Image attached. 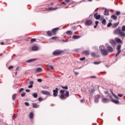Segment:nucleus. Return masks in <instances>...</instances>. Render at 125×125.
<instances>
[{"label":"nucleus","mask_w":125,"mask_h":125,"mask_svg":"<svg viewBox=\"0 0 125 125\" xmlns=\"http://www.w3.org/2000/svg\"><path fill=\"white\" fill-rule=\"evenodd\" d=\"M26 92H30V90L29 89H26L25 90Z\"/></svg>","instance_id":"69168bd1"},{"label":"nucleus","mask_w":125,"mask_h":125,"mask_svg":"<svg viewBox=\"0 0 125 125\" xmlns=\"http://www.w3.org/2000/svg\"><path fill=\"white\" fill-rule=\"evenodd\" d=\"M108 96H109V98H110L111 100H112V99H113V97H112V95H111L110 94L108 95Z\"/></svg>","instance_id":"6e6d98bb"},{"label":"nucleus","mask_w":125,"mask_h":125,"mask_svg":"<svg viewBox=\"0 0 125 125\" xmlns=\"http://www.w3.org/2000/svg\"><path fill=\"white\" fill-rule=\"evenodd\" d=\"M56 39H57V37H56V36H55V37H52V38H51V40H56Z\"/></svg>","instance_id":"49530a36"},{"label":"nucleus","mask_w":125,"mask_h":125,"mask_svg":"<svg viewBox=\"0 0 125 125\" xmlns=\"http://www.w3.org/2000/svg\"><path fill=\"white\" fill-rule=\"evenodd\" d=\"M80 38H81V36L74 35L72 36V39L74 40H78V39H80Z\"/></svg>","instance_id":"a211bd4d"},{"label":"nucleus","mask_w":125,"mask_h":125,"mask_svg":"<svg viewBox=\"0 0 125 125\" xmlns=\"http://www.w3.org/2000/svg\"><path fill=\"white\" fill-rule=\"evenodd\" d=\"M24 104L26 105V106H30V104L28 102H25Z\"/></svg>","instance_id":"09e8293b"},{"label":"nucleus","mask_w":125,"mask_h":125,"mask_svg":"<svg viewBox=\"0 0 125 125\" xmlns=\"http://www.w3.org/2000/svg\"><path fill=\"white\" fill-rule=\"evenodd\" d=\"M114 98H115V99H117V100L119 99V97H118V96H117L116 95L114 96Z\"/></svg>","instance_id":"5fc2aeb1"},{"label":"nucleus","mask_w":125,"mask_h":125,"mask_svg":"<svg viewBox=\"0 0 125 125\" xmlns=\"http://www.w3.org/2000/svg\"><path fill=\"white\" fill-rule=\"evenodd\" d=\"M121 51H122L121 50H118V52L115 55V57H117V56H118L121 53Z\"/></svg>","instance_id":"72a5a7b5"},{"label":"nucleus","mask_w":125,"mask_h":125,"mask_svg":"<svg viewBox=\"0 0 125 125\" xmlns=\"http://www.w3.org/2000/svg\"><path fill=\"white\" fill-rule=\"evenodd\" d=\"M42 68L38 67L36 69V72H42Z\"/></svg>","instance_id":"2f4dec72"},{"label":"nucleus","mask_w":125,"mask_h":125,"mask_svg":"<svg viewBox=\"0 0 125 125\" xmlns=\"http://www.w3.org/2000/svg\"><path fill=\"white\" fill-rule=\"evenodd\" d=\"M118 96H119V97H123V94H118Z\"/></svg>","instance_id":"bf43d9fd"},{"label":"nucleus","mask_w":125,"mask_h":125,"mask_svg":"<svg viewBox=\"0 0 125 125\" xmlns=\"http://www.w3.org/2000/svg\"><path fill=\"white\" fill-rule=\"evenodd\" d=\"M111 101L115 104H119V103L120 102H119L118 100H114V99H111Z\"/></svg>","instance_id":"5701e85b"},{"label":"nucleus","mask_w":125,"mask_h":125,"mask_svg":"<svg viewBox=\"0 0 125 125\" xmlns=\"http://www.w3.org/2000/svg\"><path fill=\"white\" fill-rule=\"evenodd\" d=\"M32 50H34V51H37V50H39V47L37 46H33L32 47Z\"/></svg>","instance_id":"dca6fc26"},{"label":"nucleus","mask_w":125,"mask_h":125,"mask_svg":"<svg viewBox=\"0 0 125 125\" xmlns=\"http://www.w3.org/2000/svg\"><path fill=\"white\" fill-rule=\"evenodd\" d=\"M80 102L81 103H83V100H81Z\"/></svg>","instance_id":"774afa93"},{"label":"nucleus","mask_w":125,"mask_h":125,"mask_svg":"<svg viewBox=\"0 0 125 125\" xmlns=\"http://www.w3.org/2000/svg\"><path fill=\"white\" fill-rule=\"evenodd\" d=\"M107 49L108 52H113V47L110 46H107Z\"/></svg>","instance_id":"ddd939ff"},{"label":"nucleus","mask_w":125,"mask_h":125,"mask_svg":"<svg viewBox=\"0 0 125 125\" xmlns=\"http://www.w3.org/2000/svg\"><path fill=\"white\" fill-rule=\"evenodd\" d=\"M47 34L48 36H49V37H51V36H52V33H51V31H48L47 32Z\"/></svg>","instance_id":"7c9ffc66"},{"label":"nucleus","mask_w":125,"mask_h":125,"mask_svg":"<svg viewBox=\"0 0 125 125\" xmlns=\"http://www.w3.org/2000/svg\"><path fill=\"white\" fill-rule=\"evenodd\" d=\"M75 75L76 76H78V75H79V72H75Z\"/></svg>","instance_id":"e2e57ef3"},{"label":"nucleus","mask_w":125,"mask_h":125,"mask_svg":"<svg viewBox=\"0 0 125 125\" xmlns=\"http://www.w3.org/2000/svg\"><path fill=\"white\" fill-rule=\"evenodd\" d=\"M11 69H13V66H10L9 67V70H10Z\"/></svg>","instance_id":"4d7b16f0"},{"label":"nucleus","mask_w":125,"mask_h":125,"mask_svg":"<svg viewBox=\"0 0 125 125\" xmlns=\"http://www.w3.org/2000/svg\"><path fill=\"white\" fill-rule=\"evenodd\" d=\"M72 33L73 32H72V31H68L66 32L67 35H68L69 36H71V35H72Z\"/></svg>","instance_id":"473e14b6"},{"label":"nucleus","mask_w":125,"mask_h":125,"mask_svg":"<svg viewBox=\"0 0 125 125\" xmlns=\"http://www.w3.org/2000/svg\"><path fill=\"white\" fill-rule=\"evenodd\" d=\"M109 42H110L111 43V44H115V43H116V42H115V41H114L113 40H110Z\"/></svg>","instance_id":"c9c22d12"},{"label":"nucleus","mask_w":125,"mask_h":125,"mask_svg":"<svg viewBox=\"0 0 125 125\" xmlns=\"http://www.w3.org/2000/svg\"><path fill=\"white\" fill-rule=\"evenodd\" d=\"M109 10L105 9L104 12V15H105V16H109Z\"/></svg>","instance_id":"2eb2a0df"},{"label":"nucleus","mask_w":125,"mask_h":125,"mask_svg":"<svg viewBox=\"0 0 125 125\" xmlns=\"http://www.w3.org/2000/svg\"><path fill=\"white\" fill-rule=\"evenodd\" d=\"M101 52L102 55H104V56H106L109 54L108 51L105 49H101Z\"/></svg>","instance_id":"39448f33"},{"label":"nucleus","mask_w":125,"mask_h":125,"mask_svg":"<svg viewBox=\"0 0 125 125\" xmlns=\"http://www.w3.org/2000/svg\"><path fill=\"white\" fill-rule=\"evenodd\" d=\"M114 35H118L121 36V38H125V25H123L122 29L120 27L116 28L114 31Z\"/></svg>","instance_id":"f257e3e1"},{"label":"nucleus","mask_w":125,"mask_h":125,"mask_svg":"<svg viewBox=\"0 0 125 125\" xmlns=\"http://www.w3.org/2000/svg\"><path fill=\"white\" fill-rule=\"evenodd\" d=\"M110 100H109L107 98H103L102 99V102H103V103H108V102H109Z\"/></svg>","instance_id":"1a4fd4ad"},{"label":"nucleus","mask_w":125,"mask_h":125,"mask_svg":"<svg viewBox=\"0 0 125 125\" xmlns=\"http://www.w3.org/2000/svg\"><path fill=\"white\" fill-rule=\"evenodd\" d=\"M91 24H92V21H91V20L86 21L85 23L86 26H89V25H91Z\"/></svg>","instance_id":"9b49d317"},{"label":"nucleus","mask_w":125,"mask_h":125,"mask_svg":"<svg viewBox=\"0 0 125 125\" xmlns=\"http://www.w3.org/2000/svg\"><path fill=\"white\" fill-rule=\"evenodd\" d=\"M111 26H112V23H111V22L108 23L107 24V27H111Z\"/></svg>","instance_id":"603ef678"},{"label":"nucleus","mask_w":125,"mask_h":125,"mask_svg":"<svg viewBox=\"0 0 125 125\" xmlns=\"http://www.w3.org/2000/svg\"><path fill=\"white\" fill-rule=\"evenodd\" d=\"M57 9V8H52V7H49L46 9V10L47 11H48L49 10H56Z\"/></svg>","instance_id":"f3484780"},{"label":"nucleus","mask_w":125,"mask_h":125,"mask_svg":"<svg viewBox=\"0 0 125 125\" xmlns=\"http://www.w3.org/2000/svg\"><path fill=\"white\" fill-rule=\"evenodd\" d=\"M99 99H100V95H97L94 98L95 103H98L99 102Z\"/></svg>","instance_id":"0eeeda50"},{"label":"nucleus","mask_w":125,"mask_h":125,"mask_svg":"<svg viewBox=\"0 0 125 125\" xmlns=\"http://www.w3.org/2000/svg\"><path fill=\"white\" fill-rule=\"evenodd\" d=\"M74 3V1L72 0H65L64 2H63V5H71V4H73Z\"/></svg>","instance_id":"20e7f679"},{"label":"nucleus","mask_w":125,"mask_h":125,"mask_svg":"<svg viewBox=\"0 0 125 125\" xmlns=\"http://www.w3.org/2000/svg\"><path fill=\"white\" fill-rule=\"evenodd\" d=\"M60 92L61 95V96H59V97L61 99H63V90H61Z\"/></svg>","instance_id":"4be33fe9"},{"label":"nucleus","mask_w":125,"mask_h":125,"mask_svg":"<svg viewBox=\"0 0 125 125\" xmlns=\"http://www.w3.org/2000/svg\"><path fill=\"white\" fill-rule=\"evenodd\" d=\"M116 42L118 43H122V42H123L122 41V40L121 39H120V38H117L116 39Z\"/></svg>","instance_id":"c756f323"},{"label":"nucleus","mask_w":125,"mask_h":125,"mask_svg":"<svg viewBox=\"0 0 125 125\" xmlns=\"http://www.w3.org/2000/svg\"><path fill=\"white\" fill-rule=\"evenodd\" d=\"M25 95H26V93L25 92H23V93L21 94V97H24V96H25Z\"/></svg>","instance_id":"79ce46f5"},{"label":"nucleus","mask_w":125,"mask_h":125,"mask_svg":"<svg viewBox=\"0 0 125 125\" xmlns=\"http://www.w3.org/2000/svg\"><path fill=\"white\" fill-rule=\"evenodd\" d=\"M100 50L101 51V49H105V46L103 45H101L99 47Z\"/></svg>","instance_id":"f704fd0d"},{"label":"nucleus","mask_w":125,"mask_h":125,"mask_svg":"<svg viewBox=\"0 0 125 125\" xmlns=\"http://www.w3.org/2000/svg\"><path fill=\"white\" fill-rule=\"evenodd\" d=\"M119 22H117L116 23H114L112 25V28H116V27H118V26L119 25Z\"/></svg>","instance_id":"b1692460"},{"label":"nucleus","mask_w":125,"mask_h":125,"mask_svg":"<svg viewBox=\"0 0 125 125\" xmlns=\"http://www.w3.org/2000/svg\"><path fill=\"white\" fill-rule=\"evenodd\" d=\"M63 53V50H56L53 53V55L54 56H58V55H61Z\"/></svg>","instance_id":"f03ea898"},{"label":"nucleus","mask_w":125,"mask_h":125,"mask_svg":"<svg viewBox=\"0 0 125 125\" xmlns=\"http://www.w3.org/2000/svg\"><path fill=\"white\" fill-rule=\"evenodd\" d=\"M68 86H63V89L64 90H67L68 89Z\"/></svg>","instance_id":"a19ab883"},{"label":"nucleus","mask_w":125,"mask_h":125,"mask_svg":"<svg viewBox=\"0 0 125 125\" xmlns=\"http://www.w3.org/2000/svg\"><path fill=\"white\" fill-rule=\"evenodd\" d=\"M43 88H44L45 89H47L48 88V87L47 86H44L43 87Z\"/></svg>","instance_id":"052dcab7"},{"label":"nucleus","mask_w":125,"mask_h":125,"mask_svg":"<svg viewBox=\"0 0 125 125\" xmlns=\"http://www.w3.org/2000/svg\"><path fill=\"white\" fill-rule=\"evenodd\" d=\"M102 23V24H103V25H106V20H105L104 19H103Z\"/></svg>","instance_id":"e433bc0d"},{"label":"nucleus","mask_w":125,"mask_h":125,"mask_svg":"<svg viewBox=\"0 0 125 125\" xmlns=\"http://www.w3.org/2000/svg\"><path fill=\"white\" fill-rule=\"evenodd\" d=\"M68 42V40H63V42Z\"/></svg>","instance_id":"338daca9"},{"label":"nucleus","mask_w":125,"mask_h":125,"mask_svg":"<svg viewBox=\"0 0 125 125\" xmlns=\"http://www.w3.org/2000/svg\"><path fill=\"white\" fill-rule=\"evenodd\" d=\"M94 91H95V89H94V88H92L91 89V93H93V92H94Z\"/></svg>","instance_id":"8fccbe9b"},{"label":"nucleus","mask_w":125,"mask_h":125,"mask_svg":"<svg viewBox=\"0 0 125 125\" xmlns=\"http://www.w3.org/2000/svg\"><path fill=\"white\" fill-rule=\"evenodd\" d=\"M111 19H112L113 20H117V19H118V17L116 16V15H112L111 16Z\"/></svg>","instance_id":"aec40b11"},{"label":"nucleus","mask_w":125,"mask_h":125,"mask_svg":"<svg viewBox=\"0 0 125 125\" xmlns=\"http://www.w3.org/2000/svg\"><path fill=\"white\" fill-rule=\"evenodd\" d=\"M83 54L84 55H88L89 54V51H84L83 52Z\"/></svg>","instance_id":"a878e982"},{"label":"nucleus","mask_w":125,"mask_h":125,"mask_svg":"<svg viewBox=\"0 0 125 125\" xmlns=\"http://www.w3.org/2000/svg\"><path fill=\"white\" fill-rule=\"evenodd\" d=\"M30 85L28 86V88H32L33 87V84H34V81L30 82Z\"/></svg>","instance_id":"412c9836"},{"label":"nucleus","mask_w":125,"mask_h":125,"mask_svg":"<svg viewBox=\"0 0 125 125\" xmlns=\"http://www.w3.org/2000/svg\"><path fill=\"white\" fill-rule=\"evenodd\" d=\"M101 63V62H93V64H95V65H98L99 64H100Z\"/></svg>","instance_id":"c03bdc74"},{"label":"nucleus","mask_w":125,"mask_h":125,"mask_svg":"<svg viewBox=\"0 0 125 125\" xmlns=\"http://www.w3.org/2000/svg\"><path fill=\"white\" fill-rule=\"evenodd\" d=\"M48 69H54V67L52 65H48Z\"/></svg>","instance_id":"ea45409f"},{"label":"nucleus","mask_w":125,"mask_h":125,"mask_svg":"<svg viewBox=\"0 0 125 125\" xmlns=\"http://www.w3.org/2000/svg\"><path fill=\"white\" fill-rule=\"evenodd\" d=\"M80 61H83V60H85V58L83 57L80 59Z\"/></svg>","instance_id":"de8ad7c7"},{"label":"nucleus","mask_w":125,"mask_h":125,"mask_svg":"<svg viewBox=\"0 0 125 125\" xmlns=\"http://www.w3.org/2000/svg\"><path fill=\"white\" fill-rule=\"evenodd\" d=\"M58 90L59 89H58V88H56L55 89L53 90V95L54 97H56V96L58 95Z\"/></svg>","instance_id":"423d86ee"},{"label":"nucleus","mask_w":125,"mask_h":125,"mask_svg":"<svg viewBox=\"0 0 125 125\" xmlns=\"http://www.w3.org/2000/svg\"><path fill=\"white\" fill-rule=\"evenodd\" d=\"M12 118H13V120H14V118H15V114H14L13 116H12Z\"/></svg>","instance_id":"0e129e2a"},{"label":"nucleus","mask_w":125,"mask_h":125,"mask_svg":"<svg viewBox=\"0 0 125 125\" xmlns=\"http://www.w3.org/2000/svg\"><path fill=\"white\" fill-rule=\"evenodd\" d=\"M29 118H30V119H33V118H34V113L31 112L29 114Z\"/></svg>","instance_id":"bb28decb"},{"label":"nucleus","mask_w":125,"mask_h":125,"mask_svg":"<svg viewBox=\"0 0 125 125\" xmlns=\"http://www.w3.org/2000/svg\"><path fill=\"white\" fill-rule=\"evenodd\" d=\"M70 93L69 91L65 90H63V99H66L69 96Z\"/></svg>","instance_id":"7ed1b4c3"},{"label":"nucleus","mask_w":125,"mask_h":125,"mask_svg":"<svg viewBox=\"0 0 125 125\" xmlns=\"http://www.w3.org/2000/svg\"><path fill=\"white\" fill-rule=\"evenodd\" d=\"M98 13H96L94 15V18H95V19H96V20H99L100 18H101V16H100V15H98Z\"/></svg>","instance_id":"9d476101"},{"label":"nucleus","mask_w":125,"mask_h":125,"mask_svg":"<svg viewBox=\"0 0 125 125\" xmlns=\"http://www.w3.org/2000/svg\"><path fill=\"white\" fill-rule=\"evenodd\" d=\"M116 15H120L121 14V12L117 11L116 12Z\"/></svg>","instance_id":"a18cd8bd"},{"label":"nucleus","mask_w":125,"mask_h":125,"mask_svg":"<svg viewBox=\"0 0 125 125\" xmlns=\"http://www.w3.org/2000/svg\"><path fill=\"white\" fill-rule=\"evenodd\" d=\"M33 108H39V107H40V105L38 104H37V103H33Z\"/></svg>","instance_id":"6ab92c4d"},{"label":"nucleus","mask_w":125,"mask_h":125,"mask_svg":"<svg viewBox=\"0 0 125 125\" xmlns=\"http://www.w3.org/2000/svg\"><path fill=\"white\" fill-rule=\"evenodd\" d=\"M37 81L39 82V83H42V80L41 79H38L37 80Z\"/></svg>","instance_id":"3c124183"},{"label":"nucleus","mask_w":125,"mask_h":125,"mask_svg":"<svg viewBox=\"0 0 125 125\" xmlns=\"http://www.w3.org/2000/svg\"><path fill=\"white\" fill-rule=\"evenodd\" d=\"M121 47H122V45L121 44H119L117 46L116 49H117V50H121Z\"/></svg>","instance_id":"cd10ccee"},{"label":"nucleus","mask_w":125,"mask_h":125,"mask_svg":"<svg viewBox=\"0 0 125 125\" xmlns=\"http://www.w3.org/2000/svg\"><path fill=\"white\" fill-rule=\"evenodd\" d=\"M32 95L34 98H37L38 97V93H34Z\"/></svg>","instance_id":"c85d7f7f"},{"label":"nucleus","mask_w":125,"mask_h":125,"mask_svg":"<svg viewBox=\"0 0 125 125\" xmlns=\"http://www.w3.org/2000/svg\"><path fill=\"white\" fill-rule=\"evenodd\" d=\"M90 78H91L92 79H96V76H93L90 77Z\"/></svg>","instance_id":"13d9d810"},{"label":"nucleus","mask_w":125,"mask_h":125,"mask_svg":"<svg viewBox=\"0 0 125 125\" xmlns=\"http://www.w3.org/2000/svg\"><path fill=\"white\" fill-rule=\"evenodd\" d=\"M36 39L35 38H33V39H32L31 40H30V42L31 43H33V42H36Z\"/></svg>","instance_id":"4c0bfd02"},{"label":"nucleus","mask_w":125,"mask_h":125,"mask_svg":"<svg viewBox=\"0 0 125 125\" xmlns=\"http://www.w3.org/2000/svg\"><path fill=\"white\" fill-rule=\"evenodd\" d=\"M42 94H44L45 95H50V92L44 90L42 91Z\"/></svg>","instance_id":"f8f14e48"},{"label":"nucleus","mask_w":125,"mask_h":125,"mask_svg":"<svg viewBox=\"0 0 125 125\" xmlns=\"http://www.w3.org/2000/svg\"><path fill=\"white\" fill-rule=\"evenodd\" d=\"M91 56L92 57H96V54H95V53H92Z\"/></svg>","instance_id":"58836bf2"},{"label":"nucleus","mask_w":125,"mask_h":125,"mask_svg":"<svg viewBox=\"0 0 125 125\" xmlns=\"http://www.w3.org/2000/svg\"><path fill=\"white\" fill-rule=\"evenodd\" d=\"M99 23V22L98 21H95V24H96V26H97V25H98Z\"/></svg>","instance_id":"680f3d73"},{"label":"nucleus","mask_w":125,"mask_h":125,"mask_svg":"<svg viewBox=\"0 0 125 125\" xmlns=\"http://www.w3.org/2000/svg\"><path fill=\"white\" fill-rule=\"evenodd\" d=\"M38 60V59H32L26 61V63H31V62H34V61H36Z\"/></svg>","instance_id":"4468645a"},{"label":"nucleus","mask_w":125,"mask_h":125,"mask_svg":"<svg viewBox=\"0 0 125 125\" xmlns=\"http://www.w3.org/2000/svg\"><path fill=\"white\" fill-rule=\"evenodd\" d=\"M16 96H17V94H14L12 95V98L13 101L15 100L16 99Z\"/></svg>","instance_id":"393cba45"},{"label":"nucleus","mask_w":125,"mask_h":125,"mask_svg":"<svg viewBox=\"0 0 125 125\" xmlns=\"http://www.w3.org/2000/svg\"><path fill=\"white\" fill-rule=\"evenodd\" d=\"M23 90H24V88H21L19 90V92H22V91H23Z\"/></svg>","instance_id":"864d4df0"},{"label":"nucleus","mask_w":125,"mask_h":125,"mask_svg":"<svg viewBox=\"0 0 125 125\" xmlns=\"http://www.w3.org/2000/svg\"><path fill=\"white\" fill-rule=\"evenodd\" d=\"M38 100H39V101H40L41 102L42 101V100H43V99H42V97H39L38 98Z\"/></svg>","instance_id":"37998d69"},{"label":"nucleus","mask_w":125,"mask_h":125,"mask_svg":"<svg viewBox=\"0 0 125 125\" xmlns=\"http://www.w3.org/2000/svg\"><path fill=\"white\" fill-rule=\"evenodd\" d=\"M59 30V27H56L52 30V33L54 35H56V32H57Z\"/></svg>","instance_id":"6e6552de"}]
</instances>
